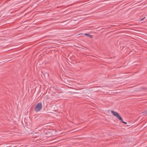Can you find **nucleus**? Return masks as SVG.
I'll use <instances>...</instances> for the list:
<instances>
[{
	"mask_svg": "<svg viewBox=\"0 0 147 147\" xmlns=\"http://www.w3.org/2000/svg\"><path fill=\"white\" fill-rule=\"evenodd\" d=\"M85 35L86 36H89V35H90V34H85Z\"/></svg>",
	"mask_w": 147,
	"mask_h": 147,
	"instance_id": "20e7f679",
	"label": "nucleus"
},
{
	"mask_svg": "<svg viewBox=\"0 0 147 147\" xmlns=\"http://www.w3.org/2000/svg\"><path fill=\"white\" fill-rule=\"evenodd\" d=\"M89 37H90L91 38H92L93 37L91 35H89Z\"/></svg>",
	"mask_w": 147,
	"mask_h": 147,
	"instance_id": "39448f33",
	"label": "nucleus"
},
{
	"mask_svg": "<svg viewBox=\"0 0 147 147\" xmlns=\"http://www.w3.org/2000/svg\"><path fill=\"white\" fill-rule=\"evenodd\" d=\"M111 113L114 116L117 118L119 119V115L118 113L113 110H111Z\"/></svg>",
	"mask_w": 147,
	"mask_h": 147,
	"instance_id": "f03ea898",
	"label": "nucleus"
},
{
	"mask_svg": "<svg viewBox=\"0 0 147 147\" xmlns=\"http://www.w3.org/2000/svg\"><path fill=\"white\" fill-rule=\"evenodd\" d=\"M146 115H147V110L145 111Z\"/></svg>",
	"mask_w": 147,
	"mask_h": 147,
	"instance_id": "423d86ee",
	"label": "nucleus"
},
{
	"mask_svg": "<svg viewBox=\"0 0 147 147\" xmlns=\"http://www.w3.org/2000/svg\"><path fill=\"white\" fill-rule=\"evenodd\" d=\"M120 120H121L122 122L123 123L125 124H127L126 122L123 121V119H122V118L121 116H120Z\"/></svg>",
	"mask_w": 147,
	"mask_h": 147,
	"instance_id": "7ed1b4c3",
	"label": "nucleus"
},
{
	"mask_svg": "<svg viewBox=\"0 0 147 147\" xmlns=\"http://www.w3.org/2000/svg\"><path fill=\"white\" fill-rule=\"evenodd\" d=\"M42 107V103L40 102L39 103L36 105L34 109V111L36 112H39L41 109Z\"/></svg>",
	"mask_w": 147,
	"mask_h": 147,
	"instance_id": "f257e3e1",
	"label": "nucleus"
}]
</instances>
